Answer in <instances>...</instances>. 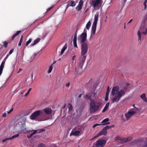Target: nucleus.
<instances>
[{
    "label": "nucleus",
    "mask_w": 147,
    "mask_h": 147,
    "mask_svg": "<svg viewBox=\"0 0 147 147\" xmlns=\"http://www.w3.org/2000/svg\"><path fill=\"white\" fill-rule=\"evenodd\" d=\"M142 33L143 34L146 35V34L147 32H146H146H142Z\"/></svg>",
    "instance_id": "nucleus-55"
},
{
    "label": "nucleus",
    "mask_w": 147,
    "mask_h": 147,
    "mask_svg": "<svg viewBox=\"0 0 147 147\" xmlns=\"http://www.w3.org/2000/svg\"><path fill=\"white\" fill-rule=\"evenodd\" d=\"M84 98L86 99L90 100V102H92V100H94L93 99L91 98L90 96H89L88 95H85L84 96Z\"/></svg>",
    "instance_id": "nucleus-25"
},
{
    "label": "nucleus",
    "mask_w": 147,
    "mask_h": 147,
    "mask_svg": "<svg viewBox=\"0 0 147 147\" xmlns=\"http://www.w3.org/2000/svg\"><path fill=\"white\" fill-rule=\"evenodd\" d=\"M110 91V89L109 88V87L108 86L107 88V90L106 92V94L109 95Z\"/></svg>",
    "instance_id": "nucleus-39"
},
{
    "label": "nucleus",
    "mask_w": 147,
    "mask_h": 147,
    "mask_svg": "<svg viewBox=\"0 0 147 147\" xmlns=\"http://www.w3.org/2000/svg\"><path fill=\"white\" fill-rule=\"evenodd\" d=\"M73 43L74 46L78 48V46L77 44V35L75 34L73 38Z\"/></svg>",
    "instance_id": "nucleus-18"
},
{
    "label": "nucleus",
    "mask_w": 147,
    "mask_h": 147,
    "mask_svg": "<svg viewBox=\"0 0 147 147\" xmlns=\"http://www.w3.org/2000/svg\"><path fill=\"white\" fill-rule=\"evenodd\" d=\"M38 54V53H35L34 54L33 56V59H34L35 58L36 56Z\"/></svg>",
    "instance_id": "nucleus-52"
},
{
    "label": "nucleus",
    "mask_w": 147,
    "mask_h": 147,
    "mask_svg": "<svg viewBox=\"0 0 147 147\" xmlns=\"http://www.w3.org/2000/svg\"><path fill=\"white\" fill-rule=\"evenodd\" d=\"M70 85V83L69 82L66 84L65 85V86L66 87H69Z\"/></svg>",
    "instance_id": "nucleus-57"
},
{
    "label": "nucleus",
    "mask_w": 147,
    "mask_h": 147,
    "mask_svg": "<svg viewBox=\"0 0 147 147\" xmlns=\"http://www.w3.org/2000/svg\"><path fill=\"white\" fill-rule=\"evenodd\" d=\"M87 33L86 31L84 29V32L78 38V40L79 41L81 44L85 43L86 40Z\"/></svg>",
    "instance_id": "nucleus-7"
},
{
    "label": "nucleus",
    "mask_w": 147,
    "mask_h": 147,
    "mask_svg": "<svg viewBox=\"0 0 147 147\" xmlns=\"http://www.w3.org/2000/svg\"><path fill=\"white\" fill-rule=\"evenodd\" d=\"M109 95L107 94H106L105 95V101H107L109 99Z\"/></svg>",
    "instance_id": "nucleus-44"
},
{
    "label": "nucleus",
    "mask_w": 147,
    "mask_h": 147,
    "mask_svg": "<svg viewBox=\"0 0 147 147\" xmlns=\"http://www.w3.org/2000/svg\"><path fill=\"white\" fill-rule=\"evenodd\" d=\"M45 129H38L37 130H34L30 136L27 135V137L28 138H31L33 135L36 133H39L45 131Z\"/></svg>",
    "instance_id": "nucleus-10"
},
{
    "label": "nucleus",
    "mask_w": 147,
    "mask_h": 147,
    "mask_svg": "<svg viewBox=\"0 0 147 147\" xmlns=\"http://www.w3.org/2000/svg\"><path fill=\"white\" fill-rule=\"evenodd\" d=\"M67 44H66L63 47V48L61 50V52L60 55H62L64 53L65 51L67 49Z\"/></svg>",
    "instance_id": "nucleus-19"
},
{
    "label": "nucleus",
    "mask_w": 147,
    "mask_h": 147,
    "mask_svg": "<svg viewBox=\"0 0 147 147\" xmlns=\"http://www.w3.org/2000/svg\"><path fill=\"white\" fill-rule=\"evenodd\" d=\"M126 84L127 86H125L123 89H122V90H124L125 91L126 93L127 91V89L129 88L128 86H129L130 84L129 83H127Z\"/></svg>",
    "instance_id": "nucleus-27"
},
{
    "label": "nucleus",
    "mask_w": 147,
    "mask_h": 147,
    "mask_svg": "<svg viewBox=\"0 0 147 147\" xmlns=\"http://www.w3.org/2000/svg\"><path fill=\"white\" fill-rule=\"evenodd\" d=\"M122 140H121L120 141H119V142H117V143H120L121 144H123V143H122Z\"/></svg>",
    "instance_id": "nucleus-61"
},
{
    "label": "nucleus",
    "mask_w": 147,
    "mask_h": 147,
    "mask_svg": "<svg viewBox=\"0 0 147 147\" xmlns=\"http://www.w3.org/2000/svg\"><path fill=\"white\" fill-rule=\"evenodd\" d=\"M68 106H69L68 108H69V110H72L73 107H72V106L69 103L68 105Z\"/></svg>",
    "instance_id": "nucleus-42"
},
{
    "label": "nucleus",
    "mask_w": 147,
    "mask_h": 147,
    "mask_svg": "<svg viewBox=\"0 0 147 147\" xmlns=\"http://www.w3.org/2000/svg\"><path fill=\"white\" fill-rule=\"evenodd\" d=\"M147 2V0H145L144 3H143V4L144 6V9H146V3Z\"/></svg>",
    "instance_id": "nucleus-41"
},
{
    "label": "nucleus",
    "mask_w": 147,
    "mask_h": 147,
    "mask_svg": "<svg viewBox=\"0 0 147 147\" xmlns=\"http://www.w3.org/2000/svg\"><path fill=\"white\" fill-rule=\"evenodd\" d=\"M8 43V42H7L6 41H5L3 42V46L4 47L7 48V47Z\"/></svg>",
    "instance_id": "nucleus-35"
},
{
    "label": "nucleus",
    "mask_w": 147,
    "mask_h": 147,
    "mask_svg": "<svg viewBox=\"0 0 147 147\" xmlns=\"http://www.w3.org/2000/svg\"><path fill=\"white\" fill-rule=\"evenodd\" d=\"M13 108H11L9 111H7V114H9L13 111Z\"/></svg>",
    "instance_id": "nucleus-48"
},
{
    "label": "nucleus",
    "mask_w": 147,
    "mask_h": 147,
    "mask_svg": "<svg viewBox=\"0 0 147 147\" xmlns=\"http://www.w3.org/2000/svg\"><path fill=\"white\" fill-rule=\"evenodd\" d=\"M132 143L134 144H136L137 143V141L136 140H134L132 142Z\"/></svg>",
    "instance_id": "nucleus-59"
},
{
    "label": "nucleus",
    "mask_w": 147,
    "mask_h": 147,
    "mask_svg": "<svg viewBox=\"0 0 147 147\" xmlns=\"http://www.w3.org/2000/svg\"><path fill=\"white\" fill-rule=\"evenodd\" d=\"M83 2L82 0H80L78 6L76 7V9L78 11L80 10L82 8L83 5Z\"/></svg>",
    "instance_id": "nucleus-12"
},
{
    "label": "nucleus",
    "mask_w": 147,
    "mask_h": 147,
    "mask_svg": "<svg viewBox=\"0 0 147 147\" xmlns=\"http://www.w3.org/2000/svg\"><path fill=\"white\" fill-rule=\"evenodd\" d=\"M19 134H17L16 135H14V136H12V137H10V138L11 139V140H12V139H14V138H16L18 137L19 136Z\"/></svg>",
    "instance_id": "nucleus-36"
},
{
    "label": "nucleus",
    "mask_w": 147,
    "mask_h": 147,
    "mask_svg": "<svg viewBox=\"0 0 147 147\" xmlns=\"http://www.w3.org/2000/svg\"><path fill=\"white\" fill-rule=\"evenodd\" d=\"M98 92H93L92 94V97L94 98L95 99H96L98 98V95H97Z\"/></svg>",
    "instance_id": "nucleus-23"
},
{
    "label": "nucleus",
    "mask_w": 147,
    "mask_h": 147,
    "mask_svg": "<svg viewBox=\"0 0 147 147\" xmlns=\"http://www.w3.org/2000/svg\"><path fill=\"white\" fill-rule=\"evenodd\" d=\"M53 8V7H51L49 8H48L47 10V11H46V12H47L48 11H50V10H51L52 9V8Z\"/></svg>",
    "instance_id": "nucleus-51"
},
{
    "label": "nucleus",
    "mask_w": 147,
    "mask_h": 147,
    "mask_svg": "<svg viewBox=\"0 0 147 147\" xmlns=\"http://www.w3.org/2000/svg\"><path fill=\"white\" fill-rule=\"evenodd\" d=\"M40 38H38L36 40H35L34 41V42L33 43H32L31 45V46H34L37 44L38 42L40 40Z\"/></svg>",
    "instance_id": "nucleus-24"
},
{
    "label": "nucleus",
    "mask_w": 147,
    "mask_h": 147,
    "mask_svg": "<svg viewBox=\"0 0 147 147\" xmlns=\"http://www.w3.org/2000/svg\"><path fill=\"white\" fill-rule=\"evenodd\" d=\"M32 40L31 38L29 39V40L27 41L26 44V46H27L31 42Z\"/></svg>",
    "instance_id": "nucleus-38"
},
{
    "label": "nucleus",
    "mask_w": 147,
    "mask_h": 147,
    "mask_svg": "<svg viewBox=\"0 0 147 147\" xmlns=\"http://www.w3.org/2000/svg\"><path fill=\"white\" fill-rule=\"evenodd\" d=\"M135 109H132L129 110L128 112L125 114L126 119L128 120L130 118L135 114L138 109V108L135 107Z\"/></svg>",
    "instance_id": "nucleus-8"
},
{
    "label": "nucleus",
    "mask_w": 147,
    "mask_h": 147,
    "mask_svg": "<svg viewBox=\"0 0 147 147\" xmlns=\"http://www.w3.org/2000/svg\"><path fill=\"white\" fill-rule=\"evenodd\" d=\"M68 5H69V6H74L76 5V4L75 3V2L72 1L69 3L68 4Z\"/></svg>",
    "instance_id": "nucleus-32"
},
{
    "label": "nucleus",
    "mask_w": 147,
    "mask_h": 147,
    "mask_svg": "<svg viewBox=\"0 0 147 147\" xmlns=\"http://www.w3.org/2000/svg\"><path fill=\"white\" fill-rule=\"evenodd\" d=\"M92 101L90 102V112L93 113L99 111L101 108V102L95 101L94 100H92Z\"/></svg>",
    "instance_id": "nucleus-2"
},
{
    "label": "nucleus",
    "mask_w": 147,
    "mask_h": 147,
    "mask_svg": "<svg viewBox=\"0 0 147 147\" xmlns=\"http://www.w3.org/2000/svg\"><path fill=\"white\" fill-rule=\"evenodd\" d=\"M13 50H14V49H11L10 50V51H9V53L8 54L9 55H10L13 52Z\"/></svg>",
    "instance_id": "nucleus-46"
},
{
    "label": "nucleus",
    "mask_w": 147,
    "mask_h": 147,
    "mask_svg": "<svg viewBox=\"0 0 147 147\" xmlns=\"http://www.w3.org/2000/svg\"><path fill=\"white\" fill-rule=\"evenodd\" d=\"M6 116V113H4L3 114V117H5Z\"/></svg>",
    "instance_id": "nucleus-60"
},
{
    "label": "nucleus",
    "mask_w": 147,
    "mask_h": 147,
    "mask_svg": "<svg viewBox=\"0 0 147 147\" xmlns=\"http://www.w3.org/2000/svg\"><path fill=\"white\" fill-rule=\"evenodd\" d=\"M121 138L119 136H117L115 138L114 141L116 142H119V140H121Z\"/></svg>",
    "instance_id": "nucleus-26"
},
{
    "label": "nucleus",
    "mask_w": 147,
    "mask_h": 147,
    "mask_svg": "<svg viewBox=\"0 0 147 147\" xmlns=\"http://www.w3.org/2000/svg\"><path fill=\"white\" fill-rule=\"evenodd\" d=\"M96 25L92 24L91 30V35H94L95 34Z\"/></svg>",
    "instance_id": "nucleus-14"
},
{
    "label": "nucleus",
    "mask_w": 147,
    "mask_h": 147,
    "mask_svg": "<svg viewBox=\"0 0 147 147\" xmlns=\"http://www.w3.org/2000/svg\"><path fill=\"white\" fill-rule=\"evenodd\" d=\"M21 124V126L20 127V129H26V125L25 123H22Z\"/></svg>",
    "instance_id": "nucleus-37"
},
{
    "label": "nucleus",
    "mask_w": 147,
    "mask_h": 147,
    "mask_svg": "<svg viewBox=\"0 0 147 147\" xmlns=\"http://www.w3.org/2000/svg\"><path fill=\"white\" fill-rule=\"evenodd\" d=\"M114 125H107L105 127H104L103 129H110L111 128L114 127Z\"/></svg>",
    "instance_id": "nucleus-29"
},
{
    "label": "nucleus",
    "mask_w": 147,
    "mask_h": 147,
    "mask_svg": "<svg viewBox=\"0 0 147 147\" xmlns=\"http://www.w3.org/2000/svg\"><path fill=\"white\" fill-rule=\"evenodd\" d=\"M76 56L75 55L73 56L72 57V61H74V59H75V58H76Z\"/></svg>",
    "instance_id": "nucleus-56"
},
{
    "label": "nucleus",
    "mask_w": 147,
    "mask_h": 147,
    "mask_svg": "<svg viewBox=\"0 0 147 147\" xmlns=\"http://www.w3.org/2000/svg\"><path fill=\"white\" fill-rule=\"evenodd\" d=\"M43 111L47 114H51L52 112L51 109L49 107L43 109Z\"/></svg>",
    "instance_id": "nucleus-13"
},
{
    "label": "nucleus",
    "mask_w": 147,
    "mask_h": 147,
    "mask_svg": "<svg viewBox=\"0 0 147 147\" xmlns=\"http://www.w3.org/2000/svg\"><path fill=\"white\" fill-rule=\"evenodd\" d=\"M9 55L8 54H7L6 55V56L5 57V58L4 60L3 61H4L5 62L6 59H7V58L8 57H9Z\"/></svg>",
    "instance_id": "nucleus-47"
},
{
    "label": "nucleus",
    "mask_w": 147,
    "mask_h": 147,
    "mask_svg": "<svg viewBox=\"0 0 147 147\" xmlns=\"http://www.w3.org/2000/svg\"><path fill=\"white\" fill-rule=\"evenodd\" d=\"M140 98L145 102H147V98L146 97V94L143 93L140 96Z\"/></svg>",
    "instance_id": "nucleus-20"
},
{
    "label": "nucleus",
    "mask_w": 147,
    "mask_h": 147,
    "mask_svg": "<svg viewBox=\"0 0 147 147\" xmlns=\"http://www.w3.org/2000/svg\"><path fill=\"white\" fill-rule=\"evenodd\" d=\"M102 3V0H91L89 1L91 6H93L94 8L100 7Z\"/></svg>",
    "instance_id": "nucleus-6"
},
{
    "label": "nucleus",
    "mask_w": 147,
    "mask_h": 147,
    "mask_svg": "<svg viewBox=\"0 0 147 147\" xmlns=\"http://www.w3.org/2000/svg\"><path fill=\"white\" fill-rule=\"evenodd\" d=\"M109 120V119L108 118L105 119L101 122V125H105L109 124V123L107 122Z\"/></svg>",
    "instance_id": "nucleus-15"
},
{
    "label": "nucleus",
    "mask_w": 147,
    "mask_h": 147,
    "mask_svg": "<svg viewBox=\"0 0 147 147\" xmlns=\"http://www.w3.org/2000/svg\"><path fill=\"white\" fill-rule=\"evenodd\" d=\"M23 36L22 35L21 36V38L20 39V42L18 43V45L19 46H21L22 45V41L23 39Z\"/></svg>",
    "instance_id": "nucleus-33"
},
{
    "label": "nucleus",
    "mask_w": 147,
    "mask_h": 147,
    "mask_svg": "<svg viewBox=\"0 0 147 147\" xmlns=\"http://www.w3.org/2000/svg\"><path fill=\"white\" fill-rule=\"evenodd\" d=\"M138 40H141V34L139 31H138Z\"/></svg>",
    "instance_id": "nucleus-31"
},
{
    "label": "nucleus",
    "mask_w": 147,
    "mask_h": 147,
    "mask_svg": "<svg viewBox=\"0 0 147 147\" xmlns=\"http://www.w3.org/2000/svg\"><path fill=\"white\" fill-rule=\"evenodd\" d=\"M84 62V61L79 59V61L77 64V66L76 67L75 70V73L76 75L80 74L81 73L83 65Z\"/></svg>",
    "instance_id": "nucleus-5"
},
{
    "label": "nucleus",
    "mask_w": 147,
    "mask_h": 147,
    "mask_svg": "<svg viewBox=\"0 0 147 147\" xmlns=\"http://www.w3.org/2000/svg\"><path fill=\"white\" fill-rule=\"evenodd\" d=\"M98 13H96L95 15L94 20V21L93 24L97 25V22L98 20Z\"/></svg>",
    "instance_id": "nucleus-16"
},
{
    "label": "nucleus",
    "mask_w": 147,
    "mask_h": 147,
    "mask_svg": "<svg viewBox=\"0 0 147 147\" xmlns=\"http://www.w3.org/2000/svg\"><path fill=\"white\" fill-rule=\"evenodd\" d=\"M44 113L42 110H37L33 112L30 116V118L32 120L40 121H42L39 118Z\"/></svg>",
    "instance_id": "nucleus-3"
},
{
    "label": "nucleus",
    "mask_w": 147,
    "mask_h": 147,
    "mask_svg": "<svg viewBox=\"0 0 147 147\" xmlns=\"http://www.w3.org/2000/svg\"><path fill=\"white\" fill-rule=\"evenodd\" d=\"M119 90V87L118 86H114L112 90L111 93L114 97L112 99L113 103L117 102L126 93L125 91L122 89Z\"/></svg>",
    "instance_id": "nucleus-1"
},
{
    "label": "nucleus",
    "mask_w": 147,
    "mask_h": 147,
    "mask_svg": "<svg viewBox=\"0 0 147 147\" xmlns=\"http://www.w3.org/2000/svg\"><path fill=\"white\" fill-rule=\"evenodd\" d=\"M146 21H147V14L144 16L142 20V22L144 23H145Z\"/></svg>",
    "instance_id": "nucleus-28"
},
{
    "label": "nucleus",
    "mask_w": 147,
    "mask_h": 147,
    "mask_svg": "<svg viewBox=\"0 0 147 147\" xmlns=\"http://www.w3.org/2000/svg\"><path fill=\"white\" fill-rule=\"evenodd\" d=\"M107 109L104 107V109H103L102 112L103 113L106 111Z\"/></svg>",
    "instance_id": "nucleus-54"
},
{
    "label": "nucleus",
    "mask_w": 147,
    "mask_h": 147,
    "mask_svg": "<svg viewBox=\"0 0 147 147\" xmlns=\"http://www.w3.org/2000/svg\"><path fill=\"white\" fill-rule=\"evenodd\" d=\"M126 139H127L126 142H128V141L131 140L132 139V138H131V137H128L127 138H126Z\"/></svg>",
    "instance_id": "nucleus-45"
},
{
    "label": "nucleus",
    "mask_w": 147,
    "mask_h": 147,
    "mask_svg": "<svg viewBox=\"0 0 147 147\" xmlns=\"http://www.w3.org/2000/svg\"><path fill=\"white\" fill-rule=\"evenodd\" d=\"M109 103L108 102L106 105L105 107V108L107 109L109 108Z\"/></svg>",
    "instance_id": "nucleus-43"
},
{
    "label": "nucleus",
    "mask_w": 147,
    "mask_h": 147,
    "mask_svg": "<svg viewBox=\"0 0 147 147\" xmlns=\"http://www.w3.org/2000/svg\"><path fill=\"white\" fill-rule=\"evenodd\" d=\"M5 62L3 61L2 62L1 64L0 65V76L1 75V74L2 73L3 69L4 67V64H5Z\"/></svg>",
    "instance_id": "nucleus-17"
},
{
    "label": "nucleus",
    "mask_w": 147,
    "mask_h": 147,
    "mask_svg": "<svg viewBox=\"0 0 147 147\" xmlns=\"http://www.w3.org/2000/svg\"><path fill=\"white\" fill-rule=\"evenodd\" d=\"M106 143V141L104 139L97 140L95 146L94 145L92 147H103Z\"/></svg>",
    "instance_id": "nucleus-9"
},
{
    "label": "nucleus",
    "mask_w": 147,
    "mask_h": 147,
    "mask_svg": "<svg viewBox=\"0 0 147 147\" xmlns=\"http://www.w3.org/2000/svg\"><path fill=\"white\" fill-rule=\"evenodd\" d=\"M99 136V135H98V134L96 136H94L92 139V140H93L95 138H96L98 137Z\"/></svg>",
    "instance_id": "nucleus-53"
},
{
    "label": "nucleus",
    "mask_w": 147,
    "mask_h": 147,
    "mask_svg": "<svg viewBox=\"0 0 147 147\" xmlns=\"http://www.w3.org/2000/svg\"><path fill=\"white\" fill-rule=\"evenodd\" d=\"M91 25V23L90 21H89L87 24L86 26V28L88 30L90 26Z\"/></svg>",
    "instance_id": "nucleus-30"
},
{
    "label": "nucleus",
    "mask_w": 147,
    "mask_h": 147,
    "mask_svg": "<svg viewBox=\"0 0 147 147\" xmlns=\"http://www.w3.org/2000/svg\"><path fill=\"white\" fill-rule=\"evenodd\" d=\"M106 129H102V130L98 134V135H99V136H101L103 135H105L107 132Z\"/></svg>",
    "instance_id": "nucleus-21"
},
{
    "label": "nucleus",
    "mask_w": 147,
    "mask_h": 147,
    "mask_svg": "<svg viewBox=\"0 0 147 147\" xmlns=\"http://www.w3.org/2000/svg\"><path fill=\"white\" fill-rule=\"evenodd\" d=\"M121 140H122V143H124V142L125 143L127 142L126 138H121Z\"/></svg>",
    "instance_id": "nucleus-40"
},
{
    "label": "nucleus",
    "mask_w": 147,
    "mask_h": 147,
    "mask_svg": "<svg viewBox=\"0 0 147 147\" xmlns=\"http://www.w3.org/2000/svg\"><path fill=\"white\" fill-rule=\"evenodd\" d=\"M101 125V124H96L93 125V126H92V128H94L96 127L98 125Z\"/></svg>",
    "instance_id": "nucleus-49"
},
{
    "label": "nucleus",
    "mask_w": 147,
    "mask_h": 147,
    "mask_svg": "<svg viewBox=\"0 0 147 147\" xmlns=\"http://www.w3.org/2000/svg\"><path fill=\"white\" fill-rule=\"evenodd\" d=\"M21 31H18L16 32V33L14 34L12 36L11 39L13 40L14 38L17 35H18L21 32Z\"/></svg>",
    "instance_id": "nucleus-22"
},
{
    "label": "nucleus",
    "mask_w": 147,
    "mask_h": 147,
    "mask_svg": "<svg viewBox=\"0 0 147 147\" xmlns=\"http://www.w3.org/2000/svg\"><path fill=\"white\" fill-rule=\"evenodd\" d=\"M81 46V56L79 59L85 61L86 57V53L87 52L88 48L86 43L82 44Z\"/></svg>",
    "instance_id": "nucleus-4"
},
{
    "label": "nucleus",
    "mask_w": 147,
    "mask_h": 147,
    "mask_svg": "<svg viewBox=\"0 0 147 147\" xmlns=\"http://www.w3.org/2000/svg\"><path fill=\"white\" fill-rule=\"evenodd\" d=\"M142 147H147V144H146L145 145H144Z\"/></svg>",
    "instance_id": "nucleus-64"
},
{
    "label": "nucleus",
    "mask_w": 147,
    "mask_h": 147,
    "mask_svg": "<svg viewBox=\"0 0 147 147\" xmlns=\"http://www.w3.org/2000/svg\"><path fill=\"white\" fill-rule=\"evenodd\" d=\"M38 147H45V146L42 144H40L38 146Z\"/></svg>",
    "instance_id": "nucleus-50"
},
{
    "label": "nucleus",
    "mask_w": 147,
    "mask_h": 147,
    "mask_svg": "<svg viewBox=\"0 0 147 147\" xmlns=\"http://www.w3.org/2000/svg\"><path fill=\"white\" fill-rule=\"evenodd\" d=\"M5 140L6 141L8 140H11V139L10 138V137L8 138L5 139Z\"/></svg>",
    "instance_id": "nucleus-58"
},
{
    "label": "nucleus",
    "mask_w": 147,
    "mask_h": 147,
    "mask_svg": "<svg viewBox=\"0 0 147 147\" xmlns=\"http://www.w3.org/2000/svg\"><path fill=\"white\" fill-rule=\"evenodd\" d=\"M2 142H3V143H4L5 142H6V140H5V139H4L3 140H2Z\"/></svg>",
    "instance_id": "nucleus-63"
},
{
    "label": "nucleus",
    "mask_w": 147,
    "mask_h": 147,
    "mask_svg": "<svg viewBox=\"0 0 147 147\" xmlns=\"http://www.w3.org/2000/svg\"><path fill=\"white\" fill-rule=\"evenodd\" d=\"M53 69V66L52 65H51L49 67V68L48 70V73H50Z\"/></svg>",
    "instance_id": "nucleus-34"
},
{
    "label": "nucleus",
    "mask_w": 147,
    "mask_h": 147,
    "mask_svg": "<svg viewBox=\"0 0 147 147\" xmlns=\"http://www.w3.org/2000/svg\"><path fill=\"white\" fill-rule=\"evenodd\" d=\"M82 94H80L79 96H78V98H80L81 97V96H82Z\"/></svg>",
    "instance_id": "nucleus-62"
},
{
    "label": "nucleus",
    "mask_w": 147,
    "mask_h": 147,
    "mask_svg": "<svg viewBox=\"0 0 147 147\" xmlns=\"http://www.w3.org/2000/svg\"><path fill=\"white\" fill-rule=\"evenodd\" d=\"M82 131H75L72 130L71 134H70V136H78L80 134H81Z\"/></svg>",
    "instance_id": "nucleus-11"
}]
</instances>
